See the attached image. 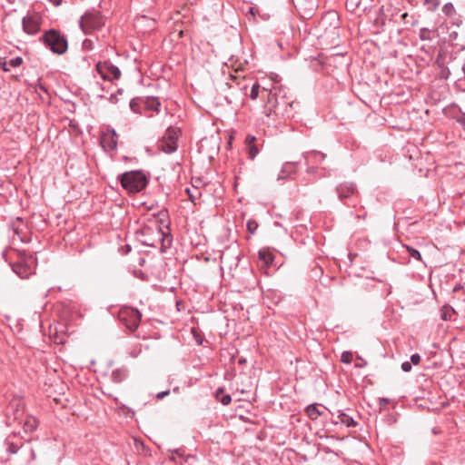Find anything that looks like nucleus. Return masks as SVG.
Here are the masks:
<instances>
[{
	"instance_id": "f257e3e1",
	"label": "nucleus",
	"mask_w": 465,
	"mask_h": 465,
	"mask_svg": "<svg viewBox=\"0 0 465 465\" xmlns=\"http://www.w3.org/2000/svg\"><path fill=\"white\" fill-rule=\"evenodd\" d=\"M155 217V228L153 229L151 226H144L142 229V234L143 236H150L151 234H156L157 239L148 238L143 241V244L151 247H156L157 242H161V249L163 251L165 248L164 242L167 240L169 242H171L170 235L167 232H164L163 229L165 228L168 230V212L166 210L160 211Z\"/></svg>"
},
{
	"instance_id": "f03ea898",
	"label": "nucleus",
	"mask_w": 465,
	"mask_h": 465,
	"mask_svg": "<svg viewBox=\"0 0 465 465\" xmlns=\"http://www.w3.org/2000/svg\"><path fill=\"white\" fill-rule=\"evenodd\" d=\"M317 30L318 38L326 45H338L340 44V22L336 13H329L319 22Z\"/></svg>"
},
{
	"instance_id": "7ed1b4c3",
	"label": "nucleus",
	"mask_w": 465,
	"mask_h": 465,
	"mask_svg": "<svg viewBox=\"0 0 465 465\" xmlns=\"http://www.w3.org/2000/svg\"><path fill=\"white\" fill-rule=\"evenodd\" d=\"M121 185L129 193H137L142 192L148 184V177L140 170L125 172L118 176Z\"/></svg>"
},
{
	"instance_id": "20e7f679",
	"label": "nucleus",
	"mask_w": 465,
	"mask_h": 465,
	"mask_svg": "<svg viewBox=\"0 0 465 465\" xmlns=\"http://www.w3.org/2000/svg\"><path fill=\"white\" fill-rule=\"evenodd\" d=\"M40 41L56 54H63L67 51L68 43L66 37L55 29L46 31Z\"/></svg>"
},
{
	"instance_id": "39448f33",
	"label": "nucleus",
	"mask_w": 465,
	"mask_h": 465,
	"mask_svg": "<svg viewBox=\"0 0 465 465\" xmlns=\"http://www.w3.org/2000/svg\"><path fill=\"white\" fill-rule=\"evenodd\" d=\"M119 321L131 331H135L141 322V312L132 307L124 306L118 312Z\"/></svg>"
},
{
	"instance_id": "423d86ee",
	"label": "nucleus",
	"mask_w": 465,
	"mask_h": 465,
	"mask_svg": "<svg viewBox=\"0 0 465 465\" xmlns=\"http://www.w3.org/2000/svg\"><path fill=\"white\" fill-rule=\"evenodd\" d=\"M35 259L32 255H20L19 260L12 264V270L22 279H27L35 273Z\"/></svg>"
},
{
	"instance_id": "0eeeda50",
	"label": "nucleus",
	"mask_w": 465,
	"mask_h": 465,
	"mask_svg": "<svg viewBox=\"0 0 465 465\" xmlns=\"http://www.w3.org/2000/svg\"><path fill=\"white\" fill-rule=\"evenodd\" d=\"M104 25V17L99 12H87L80 20V27L84 34H91Z\"/></svg>"
},
{
	"instance_id": "6e6552de",
	"label": "nucleus",
	"mask_w": 465,
	"mask_h": 465,
	"mask_svg": "<svg viewBox=\"0 0 465 465\" xmlns=\"http://www.w3.org/2000/svg\"><path fill=\"white\" fill-rule=\"evenodd\" d=\"M179 130L174 127L167 128L163 137L160 141V148L166 153H172L177 149Z\"/></svg>"
},
{
	"instance_id": "1a4fd4ad",
	"label": "nucleus",
	"mask_w": 465,
	"mask_h": 465,
	"mask_svg": "<svg viewBox=\"0 0 465 465\" xmlns=\"http://www.w3.org/2000/svg\"><path fill=\"white\" fill-rule=\"evenodd\" d=\"M96 71L104 80L114 81L121 76V71L109 61L99 62L96 64Z\"/></svg>"
},
{
	"instance_id": "9d476101",
	"label": "nucleus",
	"mask_w": 465,
	"mask_h": 465,
	"mask_svg": "<svg viewBox=\"0 0 465 465\" xmlns=\"http://www.w3.org/2000/svg\"><path fill=\"white\" fill-rule=\"evenodd\" d=\"M41 23L42 19L38 15H26L22 21L23 30L28 35H35L40 31Z\"/></svg>"
},
{
	"instance_id": "9b49d317",
	"label": "nucleus",
	"mask_w": 465,
	"mask_h": 465,
	"mask_svg": "<svg viewBox=\"0 0 465 465\" xmlns=\"http://www.w3.org/2000/svg\"><path fill=\"white\" fill-rule=\"evenodd\" d=\"M100 144L104 151L110 152L116 149L117 134L114 129H106L102 133L100 137Z\"/></svg>"
},
{
	"instance_id": "f8f14e48",
	"label": "nucleus",
	"mask_w": 465,
	"mask_h": 465,
	"mask_svg": "<svg viewBox=\"0 0 465 465\" xmlns=\"http://www.w3.org/2000/svg\"><path fill=\"white\" fill-rule=\"evenodd\" d=\"M336 193L341 201L349 199L357 193V186L351 182H343L337 185Z\"/></svg>"
},
{
	"instance_id": "ddd939ff",
	"label": "nucleus",
	"mask_w": 465,
	"mask_h": 465,
	"mask_svg": "<svg viewBox=\"0 0 465 465\" xmlns=\"http://www.w3.org/2000/svg\"><path fill=\"white\" fill-rule=\"evenodd\" d=\"M11 228L15 235L19 238L20 241L26 242L29 241L27 238V225L23 221L22 218L17 217L15 220L12 221Z\"/></svg>"
},
{
	"instance_id": "4468645a",
	"label": "nucleus",
	"mask_w": 465,
	"mask_h": 465,
	"mask_svg": "<svg viewBox=\"0 0 465 465\" xmlns=\"http://www.w3.org/2000/svg\"><path fill=\"white\" fill-rule=\"evenodd\" d=\"M372 0H345V6L349 12H365L371 7Z\"/></svg>"
},
{
	"instance_id": "2eb2a0df",
	"label": "nucleus",
	"mask_w": 465,
	"mask_h": 465,
	"mask_svg": "<svg viewBox=\"0 0 465 465\" xmlns=\"http://www.w3.org/2000/svg\"><path fill=\"white\" fill-rule=\"evenodd\" d=\"M278 104L277 94L270 91L267 94V104L264 105V114L266 116H270L274 112Z\"/></svg>"
},
{
	"instance_id": "dca6fc26",
	"label": "nucleus",
	"mask_w": 465,
	"mask_h": 465,
	"mask_svg": "<svg viewBox=\"0 0 465 465\" xmlns=\"http://www.w3.org/2000/svg\"><path fill=\"white\" fill-rule=\"evenodd\" d=\"M306 164L309 163H322L326 155L323 153L318 151H312L304 153L303 155Z\"/></svg>"
},
{
	"instance_id": "f3484780",
	"label": "nucleus",
	"mask_w": 465,
	"mask_h": 465,
	"mask_svg": "<svg viewBox=\"0 0 465 465\" xmlns=\"http://www.w3.org/2000/svg\"><path fill=\"white\" fill-rule=\"evenodd\" d=\"M23 64V59L20 56H16L15 58L10 59L9 61H6L5 58L0 57V67L5 72H9L10 68L12 67H18Z\"/></svg>"
},
{
	"instance_id": "a211bd4d",
	"label": "nucleus",
	"mask_w": 465,
	"mask_h": 465,
	"mask_svg": "<svg viewBox=\"0 0 465 465\" xmlns=\"http://www.w3.org/2000/svg\"><path fill=\"white\" fill-rule=\"evenodd\" d=\"M144 111L159 112L161 105L160 101L156 97H145L142 98Z\"/></svg>"
},
{
	"instance_id": "6ab92c4d",
	"label": "nucleus",
	"mask_w": 465,
	"mask_h": 465,
	"mask_svg": "<svg viewBox=\"0 0 465 465\" xmlns=\"http://www.w3.org/2000/svg\"><path fill=\"white\" fill-rule=\"evenodd\" d=\"M296 173V163H285L278 175V180H285Z\"/></svg>"
},
{
	"instance_id": "aec40b11",
	"label": "nucleus",
	"mask_w": 465,
	"mask_h": 465,
	"mask_svg": "<svg viewBox=\"0 0 465 465\" xmlns=\"http://www.w3.org/2000/svg\"><path fill=\"white\" fill-rule=\"evenodd\" d=\"M128 376V371L126 368H118L112 371L111 380L114 383H121Z\"/></svg>"
},
{
	"instance_id": "412c9836",
	"label": "nucleus",
	"mask_w": 465,
	"mask_h": 465,
	"mask_svg": "<svg viewBox=\"0 0 465 465\" xmlns=\"http://www.w3.org/2000/svg\"><path fill=\"white\" fill-rule=\"evenodd\" d=\"M256 138L253 135H247L245 138L246 148L251 159H253L259 153L258 148L254 144Z\"/></svg>"
},
{
	"instance_id": "4be33fe9",
	"label": "nucleus",
	"mask_w": 465,
	"mask_h": 465,
	"mask_svg": "<svg viewBox=\"0 0 465 465\" xmlns=\"http://www.w3.org/2000/svg\"><path fill=\"white\" fill-rule=\"evenodd\" d=\"M259 260L262 262V265L269 267L274 260V255L266 249L260 250L258 252Z\"/></svg>"
},
{
	"instance_id": "5701e85b",
	"label": "nucleus",
	"mask_w": 465,
	"mask_h": 465,
	"mask_svg": "<svg viewBox=\"0 0 465 465\" xmlns=\"http://www.w3.org/2000/svg\"><path fill=\"white\" fill-rule=\"evenodd\" d=\"M130 108L135 114H143L144 107L143 104L142 97H135L132 99L130 102Z\"/></svg>"
},
{
	"instance_id": "b1692460",
	"label": "nucleus",
	"mask_w": 465,
	"mask_h": 465,
	"mask_svg": "<svg viewBox=\"0 0 465 465\" xmlns=\"http://www.w3.org/2000/svg\"><path fill=\"white\" fill-rule=\"evenodd\" d=\"M38 426V420L34 416H27L24 422V430L25 432H33Z\"/></svg>"
},
{
	"instance_id": "393cba45",
	"label": "nucleus",
	"mask_w": 465,
	"mask_h": 465,
	"mask_svg": "<svg viewBox=\"0 0 465 465\" xmlns=\"http://www.w3.org/2000/svg\"><path fill=\"white\" fill-rule=\"evenodd\" d=\"M338 419L341 423L346 425L347 427H352L356 425V422L351 415L345 413L342 411H338Z\"/></svg>"
},
{
	"instance_id": "a878e982",
	"label": "nucleus",
	"mask_w": 465,
	"mask_h": 465,
	"mask_svg": "<svg viewBox=\"0 0 465 465\" xmlns=\"http://www.w3.org/2000/svg\"><path fill=\"white\" fill-rule=\"evenodd\" d=\"M215 398L218 401H220L223 405H228L232 401L231 395L224 394L223 388L217 389L215 392Z\"/></svg>"
},
{
	"instance_id": "bb28decb",
	"label": "nucleus",
	"mask_w": 465,
	"mask_h": 465,
	"mask_svg": "<svg viewBox=\"0 0 465 465\" xmlns=\"http://www.w3.org/2000/svg\"><path fill=\"white\" fill-rule=\"evenodd\" d=\"M435 32L436 30H430L429 28L422 27L420 29L419 37L422 41H430L433 38L432 34Z\"/></svg>"
},
{
	"instance_id": "cd10ccee",
	"label": "nucleus",
	"mask_w": 465,
	"mask_h": 465,
	"mask_svg": "<svg viewBox=\"0 0 465 465\" xmlns=\"http://www.w3.org/2000/svg\"><path fill=\"white\" fill-rule=\"evenodd\" d=\"M306 413L312 420H316L321 415L320 411L314 404L309 405L306 408Z\"/></svg>"
},
{
	"instance_id": "c85d7f7f",
	"label": "nucleus",
	"mask_w": 465,
	"mask_h": 465,
	"mask_svg": "<svg viewBox=\"0 0 465 465\" xmlns=\"http://www.w3.org/2000/svg\"><path fill=\"white\" fill-rule=\"evenodd\" d=\"M455 312V311L448 306H444L441 310V319L443 321H449L451 319V313Z\"/></svg>"
},
{
	"instance_id": "c756f323",
	"label": "nucleus",
	"mask_w": 465,
	"mask_h": 465,
	"mask_svg": "<svg viewBox=\"0 0 465 465\" xmlns=\"http://www.w3.org/2000/svg\"><path fill=\"white\" fill-rule=\"evenodd\" d=\"M261 89V85L258 82L254 83L251 89L250 98L252 100H256L259 96V92Z\"/></svg>"
},
{
	"instance_id": "7c9ffc66",
	"label": "nucleus",
	"mask_w": 465,
	"mask_h": 465,
	"mask_svg": "<svg viewBox=\"0 0 465 465\" xmlns=\"http://www.w3.org/2000/svg\"><path fill=\"white\" fill-rule=\"evenodd\" d=\"M406 249H407L408 253L412 258L416 259L417 261H421V254L418 250H416L415 248H413L411 246H406Z\"/></svg>"
},
{
	"instance_id": "2f4dec72",
	"label": "nucleus",
	"mask_w": 465,
	"mask_h": 465,
	"mask_svg": "<svg viewBox=\"0 0 465 465\" xmlns=\"http://www.w3.org/2000/svg\"><path fill=\"white\" fill-rule=\"evenodd\" d=\"M246 227H247V231L251 234H253L256 232L257 228H258V223L254 220H249L247 222Z\"/></svg>"
},
{
	"instance_id": "473e14b6",
	"label": "nucleus",
	"mask_w": 465,
	"mask_h": 465,
	"mask_svg": "<svg viewBox=\"0 0 465 465\" xmlns=\"http://www.w3.org/2000/svg\"><path fill=\"white\" fill-rule=\"evenodd\" d=\"M341 361L343 363H351L352 361V353L351 351H343L341 356Z\"/></svg>"
},
{
	"instance_id": "72a5a7b5",
	"label": "nucleus",
	"mask_w": 465,
	"mask_h": 465,
	"mask_svg": "<svg viewBox=\"0 0 465 465\" xmlns=\"http://www.w3.org/2000/svg\"><path fill=\"white\" fill-rule=\"evenodd\" d=\"M10 408L14 409V411H15V412H14V416H15V420H16V419H18V416H19V415L23 414V411H23V407H22V405H21V403H20V402H17V403L15 404V405H11V407H10Z\"/></svg>"
},
{
	"instance_id": "f704fd0d",
	"label": "nucleus",
	"mask_w": 465,
	"mask_h": 465,
	"mask_svg": "<svg viewBox=\"0 0 465 465\" xmlns=\"http://www.w3.org/2000/svg\"><path fill=\"white\" fill-rule=\"evenodd\" d=\"M442 11L447 15H451L454 13V7L451 3L445 4L442 7Z\"/></svg>"
},
{
	"instance_id": "c9c22d12",
	"label": "nucleus",
	"mask_w": 465,
	"mask_h": 465,
	"mask_svg": "<svg viewBox=\"0 0 465 465\" xmlns=\"http://www.w3.org/2000/svg\"><path fill=\"white\" fill-rule=\"evenodd\" d=\"M82 46L85 51L92 50L94 48V42L91 39H84Z\"/></svg>"
},
{
	"instance_id": "e433bc0d",
	"label": "nucleus",
	"mask_w": 465,
	"mask_h": 465,
	"mask_svg": "<svg viewBox=\"0 0 465 465\" xmlns=\"http://www.w3.org/2000/svg\"><path fill=\"white\" fill-rule=\"evenodd\" d=\"M18 450H19V447L16 444H15L14 442L8 443V447H7L8 453L15 454L18 451Z\"/></svg>"
},
{
	"instance_id": "4c0bfd02",
	"label": "nucleus",
	"mask_w": 465,
	"mask_h": 465,
	"mask_svg": "<svg viewBox=\"0 0 465 465\" xmlns=\"http://www.w3.org/2000/svg\"><path fill=\"white\" fill-rule=\"evenodd\" d=\"M420 361H421L420 355L419 353H414V354H412L411 356V361L410 362L411 364L418 365V364H420Z\"/></svg>"
},
{
	"instance_id": "58836bf2",
	"label": "nucleus",
	"mask_w": 465,
	"mask_h": 465,
	"mask_svg": "<svg viewBox=\"0 0 465 465\" xmlns=\"http://www.w3.org/2000/svg\"><path fill=\"white\" fill-rule=\"evenodd\" d=\"M411 363L410 361H404L401 363V370L404 372H410L411 371Z\"/></svg>"
},
{
	"instance_id": "ea45409f",
	"label": "nucleus",
	"mask_w": 465,
	"mask_h": 465,
	"mask_svg": "<svg viewBox=\"0 0 465 465\" xmlns=\"http://www.w3.org/2000/svg\"><path fill=\"white\" fill-rule=\"evenodd\" d=\"M456 121L465 130V114H461L460 115L457 116Z\"/></svg>"
},
{
	"instance_id": "a19ab883",
	"label": "nucleus",
	"mask_w": 465,
	"mask_h": 465,
	"mask_svg": "<svg viewBox=\"0 0 465 465\" xmlns=\"http://www.w3.org/2000/svg\"><path fill=\"white\" fill-rule=\"evenodd\" d=\"M169 393H170V391H169V390H167V391H161V392H158V393L156 394V399H157V400H162V399H163L165 396L169 395Z\"/></svg>"
},
{
	"instance_id": "79ce46f5",
	"label": "nucleus",
	"mask_w": 465,
	"mask_h": 465,
	"mask_svg": "<svg viewBox=\"0 0 465 465\" xmlns=\"http://www.w3.org/2000/svg\"><path fill=\"white\" fill-rule=\"evenodd\" d=\"M186 193L188 194V196H189V198H190V200H191L192 202H194V201H195L196 196L192 193V190H191V189L187 188V189H186Z\"/></svg>"
},
{
	"instance_id": "37998d69",
	"label": "nucleus",
	"mask_w": 465,
	"mask_h": 465,
	"mask_svg": "<svg viewBox=\"0 0 465 465\" xmlns=\"http://www.w3.org/2000/svg\"><path fill=\"white\" fill-rule=\"evenodd\" d=\"M315 171H316V167H314V166H310L307 169L308 173H315Z\"/></svg>"
},
{
	"instance_id": "c03bdc74",
	"label": "nucleus",
	"mask_w": 465,
	"mask_h": 465,
	"mask_svg": "<svg viewBox=\"0 0 465 465\" xmlns=\"http://www.w3.org/2000/svg\"><path fill=\"white\" fill-rule=\"evenodd\" d=\"M388 402H389L388 399H381L380 400V403H381V406L386 405Z\"/></svg>"
},
{
	"instance_id": "a18cd8bd",
	"label": "nucleus",
	"mask_w": 465,
	"mask_h": 465,
	"mask_svg": "<svg viewBox=\"0 0 465 465\" xmlns=\"http://www.w3.org/2000/svg\"><path fill=\"white\" fill-rule=\"evenodd\" d=\"M262 92L269 93L270 91H272V89H269L268 86H262L261 87Z\"/></svg>"
},
{
	"instance_id": "49530a36",
	"label": "nucleus",
	"mask_w": 465,
	"mask_h": 465,
	"mask_svg": "<svg viewBox=\"0 0 465 465\" xmlns=\"http://www.w3.org/2000/svg\"><path fill=\"white\" fill-rule=\"evenodd\" d=\"M408 16V14L407 13H404L401 15V18H406Z\"/></svg>"
},
{
	"instance_id": "de8ad7c7",
	"label": "nucleus",
	"mask_w": 465,
	"mask_h": 465,
	"mask_svg": "<svg viewBox=\"0 0 465 465\" xmlns=\"http://www.w3.org/2000/svg\"><path fill=\"white\" fill-rule=\"evenodd\" d=\"M241 89H242V90H243V91H246V89H247V85H246V84H245V85H243L242 87H241Z\"/></svg>"
},
{
	"instance_id": "09e8293b",
	"label": "nucleus",
	"mask_w": 465,
	"mask_h": 465,
	"mask_svg": "<svg viewBox=\"0 0 465 465\" xmlns=\"http://www.w3.org/2000/svg\"><path fill=\"white\" fill-rule=\"evenodd\" d=\"M41 90L46 92V89L44 86H40Z\"/></svg>"
},
{
	"instance_id": "8fccbe9b",
	"label": "nucleus",
	"mask_w": 465,
	"mask_h": 465,
	"mask_svg": "<svg viewBox=\"0 0 465 465\" xmlns=\"http://www.w3.org/2000/svg\"><path fill=\"white\" fill-rule=\"evenodd\" d=\"M175 392H177L179 391V388L176 387L174 390H173Z\"/></svg>"
},
{
	"instance_id": "3c124183",
	"label": "nucleus",
	"mask_w": 465,
	"mask_h": 465,
	"mask_svg": "<svg viewBox=\"0 0 465 465\" xmlns=\"http://www.w3.org/2000/svg\"><path fill=\"white\" fill-rule=\"evenodd\" d=\"M464 224H465V219H464Z\"/></svg>"
}]
</instances>
